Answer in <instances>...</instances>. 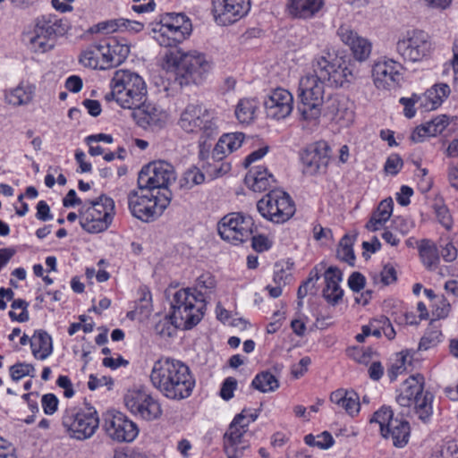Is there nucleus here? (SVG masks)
Listing matches in <instances>:
<instances>
[{"label":"nucleus","mask_w":458,"mask_h":458,"mask_svg":"<svg viewBox=\"0 0 458 458\" xmlns=\"http://www.w3.org/2000/svg\"><path fill=\"white\" fill-rule=\"evenodd\" d=\"M264 108L268 118L280 121L287 118L293 109L292 93L283 88L271 90L264 99Z\"/></svg>","instance_id":"24"},{"label":"nucleus","mask_w":458,"mask_h":458,"mask_svg":"<svg viewBox=\"0 0 458 458\" xmlns=\"http://www.w3.org/2000/svg\"><path fill=\"white\" fill-rule=\"evenodd\" d=\"M337 256L340 259L352 265L355 259L353 249H352V239L348 236H344L338 246Z\"/></svg>","instance_id":"55"},{"label":"nucleus","mask_w":458,"mask_h":458,"mask_svg":"<svg viewBox=\"0 0 458 458\" xmlns=\"http://www.w3.org/2000/svg\"><path fill=\"white\" fill-rule=\"evenodd\" d=\"M330 400L338 408L344 409L351 416H354L360 411L359 396L353 391L338 389L331 394Z\"/></svg>","instance_id":"38"},{"label":"nucleus","mask_w":458,"mask_h":458,"mask_svg":"<svg viewBox=\"0 0 458 458\" xmlns=\"http://www.w3.org/2000/svg\"><path fill=\"white\" fill-rule=\"evenodd\" d=\"M396 402L403 407L413 406L419 419L424 422L433 413V395L424 391V377L420 374L410 377L403 383Z\"/></svg>","instance_id":"12"},{"label":"nucleus","mask_w":458,"mask_h":458,"mask_svg":"<svg viewBox=\"0 0 458 458\" xmlns=\"http://www.w3.org/2000/svg\"><path fill=\"white\" fill-rule=\"evenodd\" d=\"M259 213L267 220L275 224L288 221L295 213V205L284 191H271L257 203Z\"/></svg>","instance_id":"16"},{"label":"nucleus","mask_w":458,"mask_h":458,"mask_svg":"<svg viewBox=\"0 0 458 458\" xmlns=\"http://www.w3.org/2000/svg\"><path fill=\"white\" fill-rule=\"evenodd\" d=\"M237 386L238 382L234 377H228L225 378L221 384L219 396L225 401L231 400L234 395Z\"/></svg>","instance_id":"57"},{"label":"nucleus","mask_w":458,"mask_h":458,"mask_svg":"<svg viewBox=\"0 0 458 458\" xmlns=\"http://www.w3.org/2000/svg\"><path fill=\"white\" fill-rule=\"evenodd\" d=\"M390 225L399 234L405 236L415 228V221L410 216H397L392 219Z\"/></svg>","instance_id":"52"},{"label":"nucleus","mask_w":458,"mask_h":458,"mask_svg":"<svg viewBox=\"0 0 458 458\" xmlns=\"http://www.w3.org/2000/svg\"><path fill=\"white\" fill-rule=\"evenodd\" d=\"M251 384L255 389L262 393L274 392L279 387L277 378L269 371H263L257 374Z\"/></svg>","instance_id":"44"},{"label":"nucleus","mask_w":458,"mask_h":458,"mask_svg":"<svg viewBox=\"0 0 458 458\" xmlns=\"http://www.w3.org/2000/svg\"><path fill=\"white\" fill-rule=\"evenodd\" d=\"M249 428L235 420L230 423L224 437V446L228 458H240L249 447L246 439Z\"/></svg>","instance_id":"26"},{"label":"nucleus","mask_w":458,"mask_h":458,"mask_svg":"<svg viewBox=\"0 0 458 458\" xmlns=\"http://www.w3.org/2000/svg\"><path fill=\"white\" fill-rule=\"evenodd\" d=\"M349 98L343 95H334L325 103L324 115L341 126H349L354 119V112Z\"/></svg>","instance_id":"27"},{"label":"nucleus","mask_w":458,"mask_h":458,"mask_svg":"<svg viewBox=\"0 0 458 458\" xmlns=\"http://www.w3.org/2000/svg\"><path fill=\"white\" fill-rule=\"evenodd\" d=\"M9 316L13 321L26 322L29 320L28 303L21 299L14 300Z\"/></svg>","instance_id":"53"},{"label":"nucleus","mask_w":458,"mask_h":458,"mask_svg":"<svg viewBox=\"0 0 458 458\" xmlns=\"http://www.w3.org/2000/svg\"><path fill=\"white\" fill-rule=\"evenodd\" d=\"M115 214L114 201L110 197L101 195L92 200H85L80 208V224L90 233L106 231L112 224Z\"/></svg>","instance_id":"11"},{"label":"nucleus","mask_w":458,"mask_h":458,"mask_svg":"<svg viewBox=\"0 0 458 458\" xmlns=\"http://www.w3.org/2000/svg\"><path fill=\"white\" fill-rule=\"evenodd\" d=\"M100 42L109 68L122 64L130 53V46L126 39L110 38Z\"/></svg>","instance_id":"31"},{"label":"nucleus","mask_w":458,"mask_h":458,"mask_svg":"<svg viewBox=\"0 0 458 458\" xmlns=\"http://www.w3.org/2000/svg\"><path fill=\"white\" fill-rule=\"evenodd\" d=\"M303 173L315 175L325 173L329 162V146L325 141L307 147L301 154Z\"/></svg>","instance_id":"22"},{"label":"nucleus","mask_w":458,"mask_h":458,"mask_svg":"<svg viewBox=\"0 0 458 458\" xmlns=\"http://www.w3.org/2000/svg\"><path fill=\"white\" fill-rule=\"evenodd\" d=\"M37 87L29 81H21L15 87L6 89L4 98L6 104L13 107L26 106L32 103Z\"/></svg>","instance_id":"29"},{"label":"nucleus","mask_w":458,"mask_h":458,"mask_svg":"<svg viewBox=\"0 0 458 458\" xmlns=\"http://www.w3.org/2000/svg\"><path fill=\"white\" fill-rule=\"evenodd\" d=\"M394 209V201L392 198H387L380 201L377 209L372 213L370 219L366 225L369 231H378L384 228L386 223L390 219Z\"/></svg>","instance_id":"39"},{"label":"nucleus","mask_w":458,"mask_h":458,"mask_svg":"<svg viewBox=\"0 0 458 458\" xmlns=\"http://www.w3.org/2000/svg\"><path fill=\"white\" fill-rule=\"evenodd\" d=\"M149 380L155 389L172 401L189 398L196 385L189 366L179 360L169 358H161L154 362Z\"/></svg>","instance_id":"1"},{"label":"nucleus","mask_w":458,"mask_h":458,"mask_svg":"<svg viewBox=\"0 0 458 458\" xmlns=\"http://www.w3.org/2000/svg\"><path fill=\"white\" fill-rule=\"evenodd\" d=\"M216 286V280L210 274L206 273L199 276L193 287H191L194 291V294L197 297H202L203 302L207 303V298L212 293Z\"/></svg>","instance_id":"45"},{"label":"nucleus","mask_w":458,"mask_h":458,"mask_svg":"<svg viewBox=\"0 0 458 458\" xmlns=\"http://www.w3.org/2000/svg\"><path fill=\"white\" fill-rule=\"evenodd\" d=\"M62 424L71 438L86 440L98 430L99 417L92 406L71 407L64 411Z\"/></svg>","instance_id":"13"},{"label":"nucleus","mask_w":458,"mask_h":458,"mask_svg":"<svg viewBox=\"0 0 458 458\" xmlns=\"http://www.w3.org/2000/svg\"><path fill=\"white\" fill-rule=\"evenodd\" d=\"M191 20L183 13H167L153 22L152 38L165 47H175L185 40L191 33Z\"/></svg>","instance_id":"10"},{"label":"nucleus","mask_w":458,"mask_h":458,"mask_svg":"<svg viewBox=\"0 0 458 458\" xmlns=\"http://www.w3.org/2000/svg\"><path fill=\"white\" fill-rule=\"evenodd\" d=\"M163 68L173 72L180 85L199 83L210 71L211 64L205 55L198 51L181 49L167 52L163 58Z\"/></svg>","instance_id":"2"},{"label":"nucleus","mask_w":458,"mask_h":458,"mask_svg":"<svg viewBox=\"0 0 458 458\" xmlns=\"http://www.w3.org/2000/svg\"><path fill=\"white\" fill-rule=\"evenodd\" d=\"M450 94V87L445 83L433 85L423 94L418 95L419 108L422 112L437 109Z\"/></svg>","instance_id":"30"},{"label":"nucleus","mask_w":458,"mask_h":458,"mask_svg":"<svg viewBox=\"0 0 458 458\" xmlns=\"http://www.w3.org/2000/svg\"><path fill=\"white\" fill-rule=\"evenodd\" d=\"M123 403L133 416L146 421L157 420L162 415V407L158 399L143 387L128 389L124 394Z\"/></svg>","instance_id":"17"},{"label":"nucleus","mask_w":458,"mask_h":458,"mask_svg":"<svg viewBox=\"0 0 458 458\" xmlns=\"http://www.w3.org/2000/svg\"><path fill=\"white\" fill-rule=\"evenodd\" d=\"M311 69L330 87L342 88L353 78L349 61L344 56L327 54L313 59Z\"/></svg>","instance_id":"14"},{"label":"nucleus","mask_w":458,"mask_h":458,"mask_svg":"<svg viewBox=\"0 0 458 458\" xmlns=\"http://www.w3.org/2000/svg\"><path fill=\"white\" fill-rule=\"evenodd\" d=\"M244 140V133L240 131L224 133L211 152L206 143H201L199 157L202 162V168L209 178L222 176L231 170V164L225 159L237 151L242 146Z\"/></svg>","instance_id":"4"},{"label":"nucleus","mask_w":458,"mask_h":458,"mask_svg":"<svg viewBox=\"0 0 458 458\" xmlns=\"http://www.w3.org/2000/svg\"><path fill=\"white\" fill-rule=\"evenodd\" d=\"M371 350L363 347H351L348 349V355L355 361L361 364H368L371 359Z\"/></svg>","instance_id":"59"},{"label":"nucleus","mask_w":458,"mask_h":458,"mask_svg":"<svg viewBox=\"0 0 458 458\" xmlns=\"http://www.w3.org/2000/svg\"><path fill=\"white\" fill-rule=\"evenodd\" d=\"M450 310V304L441 298L436 301L432 314L437 319H442L449 315Z\"/></svg>","instance_id":"64"},{"label":"nucleus","mask_w":458,"mask_h":458,"mask_svg":"<svg viewBox=\"0 0 458 458\" xmlns=\"http://www.w3.org/2000/svg\"><path fill=\"white\" fill-rule=\"evenodd\" d=\"M448 122L445 116H437L429 122L417 126L411 134V141L418 143L430 137L440 134L447 126Z\"/></svg>","instance_id":"35"},{"label":"nucleus","mask_w":458,"mask_h":458,"mask_svg":"<svg viewBox=\"0 0 458 458\" xmlns=\"http://www.w3.org/2000/svg\"><path fill=\"white\" fill-rule=\"evenodd\" d=\"M134 110L137 123L144 129H161L169 120V114L164 108L153 102H147V99Z\"/></svg>","instance_id":"25"},{"label":"nucleus","mask_w":458,"mask_h":458,"mask_svg":"<svg viewBox=\"0 0 458 458\" xmlns=\"http://www.w3.org/2000/svg\"><path fill=\"white\" fill-rule=\"evenodd\" d=\"M249 11V0H212V13L215 21L223 26L239 21Z\"/></svg>","instance_id":"23"},{"label":"nucleus","mask_w":458,"mask_h":458,"mask_svg":"<svg viewBox=\"0 0 458 458\" xmlns=\"http://www.w3.org/2000/svg\"><path fill=\"white\" fill-rule=\"evenodd\" d=\"M65 30L63 21L52 13L36 17L23 33L28 48L44 54L54 48L56 38Z\"/></svg>","instance_id":"5"},{"label":"nucleus","mask_w":458,"mask_h":458,"mask_svg":"<svg viewBox=\"0 0 458 458\" xmlns=\"http://www.w3.org/2000/svg\"><path fill=\"white\" fill-rule=\"evenodd\" d=\"M273 238L269 235L259 233L251 237V246L258 252L268 250L273 245Z\"/></svg>","instance_id":"58"},{"label":"nucleus","mask_w":458,"mask_h":458,"mask_svg":"<svg viewBox=\"0 0 458 458\" xmlns=\"http://www.w3.org/2000/svg\"><path fill=\"white\" fill-rule=\"evenodd\" d=\"M389 431L386 434L382 435L383 437L391 439L393 445L397 448L404 447L410 439L411 428L407 421L395 418V420L392 421Z\"/></svg>","instance_id":"40"},{"label":"nucleus","mask_w":458,"mask_h":458,"mask_svg":"<svg viewBox=\"0 0 458 458\" xmlns=\"http://www.w3.org/2000/svg\"><path fill=\"white\" fill-rule=\"evenodd\" d=\"M395 420L394 412L390 407L382 406L374 412L370 419V423H377L379 426L381 435L386 434L389 431L388 427L391 426L392 421Z\"/></svg>","instance_id":"46"},{"label":"nucleus","mask_w":458,"mask_h":458,"mask_svg":"<svg viewBox=\"0 0 458 458\" xmlns=\"http://www.w3.org/2000/svg\"><path fill=\"white\" fill-rule=\"evenodd\" d=\"M403 65L397 60L380 56L372 65V79L378 89L390 90L397 87L403 80Z\"/></svg>","instance_id":"21"},{"label":"nucleus","mask_w":458,"mask_h":458,"mask_svg":"<svg viewBox=\"0 0 458 458\" xmlns=\"http://www.w3.org/2000/svg\"><path fill=\"white\" fill-rule=\"evenodd\" d=\"M325 81L318 72H307L299 82V98L301 119L309 124L318 125L324 104Z\"/></svg>","instance_id":"8"},{"label":"nucleus","mask_w":458,"mask_h":458,"mask_svg":"<svg viewBox=\"0 0 458 458\" xmlns=\"http://www.w3.org/2000/svg\"><path fill=\"white\" fill-rule=\"evenodd\" d=\"M304 441L306 445L310 446H317L318 448L322 450H327L330 448L335 443L334 437L327 431H324L316 436H313L311 434L307 435L304 438Z\"/></svg>","instance_id":"50"},{"label":"nucleus","mask_w":458,"mask_h":458,"mask_svg":"<svg viewBox=\"0 0 458 458\" xmlns=\"http://www.w3.org/2000/svg\"><path fill=\"white\" fill-rule=\"evenodd\" d=\"M403 160L398 155H391L386 161L385 171L388 174L395 175L403 167Z\"/></svg>","instance_id":"62"},{"label":"nucleus","mask_w":458,"mask_h":458,"mask_svg":"<svg viewBox=\"0 0 458 458\" xmlns=\"http://www.w3.org/2000/svg\"><path fill=\"white\" fill-rule=\"evenodd\" d=\"M435 210L438 222L445 229H451L453 225V220L449 209L445 206H437Z\"/></svg>","instance_id":"63"},{"label":"nucleus","mask_w":458,"mask_h":458,"mask_svg":"<svg viewBox=\"0 0 458 458\" xmlns=\"http://www.w3.org/2000/svg\"><path fill=\"white\" fill-rule=\"evenodd\" d=\"M429 458H458V443L455 440H445L436 445Z\"/></svg>","instance_id":"48"},{"label":"nucleus","mask_w":458,"mask_h":458,"mask_svg":"<svg viewBox=\"0 0 458 458\" xmlns=\"http://www.w3.org/2000/svg\"><path fill=\"white\" fill-rule=\"evenodd\" d=\"M176 180L174 167L164 160L152 161L144 165L139 173L138 185L159 192H169L168 187Z\"/></svg>","instance_id":"19"},{"label":"nucleus","mask_w":458,"mask_h":458,"mask_svg":"<svg viewBox=\"0 0 458 458\" xmlns=\"http://www.w3.org/2000/svg\"><path fill=\"white\" fill-rule=\"evenodd\" d=\"M205 181V174L196 166H191L187 169L181 180L180 184L186 189H191L195 185L201 184Z\"/></svg>","instance_id":"49"},{"label":"nucleus","mask_w":458,"mask_h":458,"mask_svg":"<svg viewBox=\"0 0 458 458\" xmlns=\"http://www.w3.org/2000/svg\"><path fill=\"white\" fill-rule=\"evenodd\" d=\"M103 54L101 42L92 44L81 51L80 63L91 69H108L107 58Z\"/></svg>","instance_id":"37"},{"label":"nucleus","mask_w":458,"mask_h":458,"mask_svg":"<svg viewBox=\"0 0 458 458\" xmlns=\"http://www.w3.org/2000/svg\"><path fill=\"white\" fill-rule=\"evenodd\" d=\"M253 218L242 212H232L223 216L217 224L220 237L233 245L247 242L252 235Z\"/></svg>","instance_id":"18"},{"label":"nucleus","mask_w":458,"mask_h":458,"mask_svg":"<svg viewBox=\"0 0 458 458\" xmlns=\"http://www.w3.org/2000/svg\"><path fill=\"white\" fill-rule=\"evenodd\" d=\"M59 400L54 394H46L41 397V406L44 413L53 415L58 409Z\"/></svg>","instance_id":"60"},{"label":"nucleus","mask_w":458,"mask_h":458,"mask_svg":"<svg viewBox=\"0 0 458 458\" xmlns=\"http://www.w3.org/2000/svg\"><path fill=\"white\" fill-rule=\"evenodd\" d=\"M441 341L442 333L440 329L431 323L420 341L419 349L428 351L436 347Z\"/></svg>","instance_id":"47"},{"label":"nucleus","mask_w":458,"mask_h":458,"mask_svg":"<svg viewBox=\"0 0 458 458\" xmlns=\"http://www.w3.org/2000/svg\"><path fill=\"white\" fill-rule=\"evenodd\" d=\"M324 5V0H289L286 5L290 15L309 19L318 13Z\"/></svg>","instance_id":"36"},{"label":"nucleus","mask_w":458,"mask_h":458,"mask_svg":"<svg viewBox=\"0 0 458 458\" xmlns=\"http://www.w3.org/2000/svg\"><path fill=\"white\" fill-rule=\"evenodd\" d=\"M10 376L13 381H19L25 377H34L36 375L35 367L27 362H18L10 367Z\"/></svg>","instance_id":"51"},{"label":"nucleus","mask_w":458,"mask_h":458,"mask_svg":"<svg viewBox=\"0 0 458 458\" xmlns=\"http://www.w3.org/2000/svg\"><path fill=\"white\" fill-rule=\"evenodd\" d=\"M419 253L423 265L429 270H435L439 263L437 245L429 240H422L419 245Z\"/></svg>","instance_id":"42"},{"label":"nucleus","mask_w":458,"mask_h":458,"mask_svg":"<svg viewBox=\"0 0 458 458\" xmlns=\"http://www.w3.org/2000/svg\"><path fill=\"white\" fill-rule=\"evenodd\" d=\"M337 35L350 47L355 60L363 62L369 57L371 43L366 38L359 36L350 26L341 25L337 30Z\"/></svg>","instance_id":"28"},{"label":"nucleus","mask_w":458,"mask_h":458,"mask_svg":"<svg viewBox=\"0 0 458 458\" xmlns=\"http://www.w3.org/2000/svg\"><path fill=\"white\" fill-rule=\"evenodd\" d=\"M170 192H159L139 186L128 194V208L137 219L149 223L157 219L169 206Z\"/></svg>","instance_id":"6"},{"label":"nucleus","mask_w":458,"mask_h":458,"mask_svg":"<svg viewBox=\"0 0 458 458\" xmlns=\"http://www.w3.org/2000/svg\"><path fill=\"white\" fill-rule=\"evenodd\" d=\"M103 428L109 438L118 443H131L139 435L137 424L118 411H108L104 414Z\"/></svg>","instance_id":"20"},{"label":"nucleus","mask_w":458,"mask_h":458,"mask_svg":"<svg viewBox=\"0 0 458 458\" xmlns=\"http://www.w3.org/2000/svg\"><path fill=\"white\" fill-rule=\"evenodd\" d=\"M410 355L407 352H401L396 355L395 360L392 363L389 369V377L393 380L407 369V365H410Z\"/></svg>","instance_id":"54"},{"label":"nucleus","mask_w":458,"mask_h":458,"mask_svg":"<svg viewBox=\"0 0 458 458\" xmlns=\"http://www.w3.org/2000/svg\"><path fill=\"white\" fill-rule=\"evenodd\" d=\"M206 304L191 288L176 291L171 301L169 319L176 328L191 329L203 318Z\"/></svg>","instance_id":"7"},{"label":"nucleus","mask_w":458,"mask_h":458,"mask_svg":"<svg viewBox=\"0 0 458 458\" xmlns=\"http://www.w3.org/2000/svg\"><path fill=\"white\" fill-rule=\"evenodd\" d=\"M275 182L274 175L267 166L259 165L251 167L245 176V183L253 191L261 192L268 190Z\"/></svg>","instance_id":"32"},{"label":"nucleus","mask_w":458,"mask_h":458,"mask_svg":"<svg viewBox=\"0 0 458 458\" xmlns=\"http://www.w3.org/2000/svg\"><path fill=\"white\" fill-rule=\"evenodd\" d=\"M33 357L38 360H45L50 357L54 351L51 335L42 329L35 330L30 340Z\"/></svg>","instance_id":"33"},{"label":"nucleus","mask_w":458,"mask_h":458,"mask_svg":"<svg viewBox=\"0 0 458 458\" xmlns=\"http://www.w3.org/2000/svg\"><path fill=\"white\" fill-rule=\"evenodd\" d=\"M258 107L259 102L256 98H242L235 106V117L241 123H250L254 120Z\"/></svg>","instance_id":"41"},{"label":"nucleus","mask_w":458,"mask_h":458,"mask_svg":"<svg viewBox=\"0 0 458 458\" xmlns=\"http://www.w3.org/2000/svg\"><path fill=\"white\" fill-rule=\"evenodd\" d=\"M326 286L323 289V296L330 303H336L342 299L344 291L340 286L342 272L335 267H329L324 274Z\"/></svg>","instance_id":"34"},{"label":"nucleus","mask_w":458,"mask_h":458,"mask_svg":"<svg viewBox=\"0 0 458 458\" xmlns=\"http://www.w3.org/2000/svg\"><path fill=\"white\" fill-rule=\"evenodd\" d=\"M399 102L403 106L404 115L411 119L416 114L415 105L419 106L418 94H412L411 98H401Z\"/></svg>","instance_id":"61"},{"label":"nucleus","mask_w":458,"mask_h":458,"mask_svg":"<svg viewBox=\"0 0 458 458\" xmlns=\"http://www.w3.org/2000/svg\"><path fill=\"white\" fill-rule=\"evenodd\" d=\"M219 119L211 111L197 104H189L182 111L178 125L186 133L199 137V147L217 135Z\"/></svg>","instance_id":"9"},{"label":"nucleus","mask_w":458,"mask_h":458,"mask_svg":"<svg viewBox=\"0 0 458 458\" xmlns=\"http://www.w3.org/2000/svg\"><path fill=\"white\" fill-rule=\"evenodd\" d=\"M107 101L114 100L123 109H135L147 99L148 88L142 76L136 72L119 69L114 72L109 83Z\"/></svg>","instance_id":"3"},{"label":"nucleus","mask_w":458,"mask_h":458,"mask_svg":"<svg viewBox=\"0 0 458 458\" xmlns=\"http://www.w3.org/2000/svg\"><path fill=\"white\" fill-rule=\"evenodd\" d=\"M175 451L181 458H194L198 454V449L192 441L186 437H182L176 441Z\"/></svg>","instance_id":"56"},{"label":"nucleus","mask_w":458,"mask_h":458,"mask_svg":"<svg viewBox=\"0 0 458 458\" xmlns=\"http://www.w3.org/2000/svg\"><path fill=\"white\" fill-rule=\"evenodd\" d=\"M434 50L430 36L421 30H410L402 34L396 42V52L405 61L412 64L428 60Z\"/></svg>","instance_id":"15"},{"label":"nucleus","mask_w":458,"mask_h":458,"mask_svg":"<svg viewBox=\"0 0 458 458\" xmlns=\"http://www.w3.org/2000/svg\"><path fill=\"white\" fill-rule=\"evenodd\" d=\"M98 29L104 30L107 33L114 32L118 30L139 32L142 30L143 24L139 21L121 18L117 20H112L106 22H102L98 25Z\"/></svg>","instance_id":"43"}]
</instances>
